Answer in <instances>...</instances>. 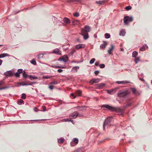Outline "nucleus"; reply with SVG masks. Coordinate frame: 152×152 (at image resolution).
Instances as JSON below:
<instances>
[{
	"label": "nucleus",
	"instance_id": "dca6fc26",
	"mask_svg": "<svg viewBox=\"0 0 152 152\" xmlns=\"http://www.w3.org/2000/svg\"><path fill=\"white\" fill-rule=\"evenodd\" d=\"M63 21L64 22L67 24H69L70 23V20L67 18H64V19Z\"/></svg>",
	"mask_w": 152,
	"mask_h": 152
},
{
	"label": "nucleus",
	"instance_id": "774afa93",
	"mask_svg": "<svg viewBox=\"0 0 152 152\" xmlns=\"http://www.w3.org/2000/svg\"><path fill=\"white\" fill-rule=\"evenodd\" d=\"M51 66L52 67H53V68H55V67L56 66H54V65H52Z\"/></svg>",
	"mask_w": 152,
	"mask_h": 152
},
{
	"label": "nucleus",
	"instance_id": "423d86ee",
	"mask_svg": "<svg viewBox=\"0 0 152 152\" xmlns=\"http://www.w3.org/2000/svg\"><path fill=\"white\" fill-rule=\"evenodd\" d=\"M68 60V58L67 56H63L60 58L58 60L60 61H62L64 62H66Z\"/></svg>",
	"mask_w": 152,
	"mask_h": 152
},
{
	"label": "nucleus",
	"instance_id": "4c0bfd02",
	"mask_svg": "<svg viewBox=\"0 0 152 152\" xmlns=\"http://www.w3.org/2000/svg\"><path fill=\"white\" fill-rule=\"evenodd\" d=\"M95 60V59L94 58H93L91 59L90 61V63L91 64H92L94 62Z\"/></svg>",
	"mask_w": 152,
	"mask_h": 152
},
{
	"label": "nucleus",
	"instance_id": "aec40b11",
	"mask_svg": "<svg viewBox=\"0 0 152 152\" xmlns=\"http://www.w3.org/2000/svg\"><path fill=\"white\" fill-rule=\"evenodd\" d=\"M34 84L33 82H31L29 81H26L25 82V84H23V85L25 86H28V85H31Z\"/></svg>",
	"mask_w": 152,
	"mask_h": 152
},
{
	"label": "nucleus",
	"instance_id": "ea45409f",
	"mask_svg": "<svg viewBox=\"0 0 152 152\" xmlns=\"http://www.w3.org/2000/svg\"><path fill=\"white\" fill-rule=\"evenodd\" d=\"M24 102L23 101L22 99H20L19 101L18 102V104L20 105L22 103Z\"/></svg>",
	"mask_w": 152,
	"mask_h": 152
},
{
	"label": "nucleus",
	"instance_id": "e2e57ef3",
	"mask_svg": "<svg viewBox=\"0 0 152 152\" xmlns=\"http://www.w3.org/2000/svg\"><path fill=\"white\" fill-rule=\"evenodd\" d=\"M55 68H60V66H56Z\"/></svg>",
	"mask_w": 152,
	"mask_h": 152
},
{
	"label": "nucleus",
	"instance_id": "09e8293b",
	"mask_svg": "<svg viewBox=\"0 0 152 152\" xmlns=\"http://www.w3.org/2000/svg\"><path fill=\"white\" fill-rule=\"evenodd\" d=\"M15 76L17 77H19L20 75L19 74L18 72H16L15 73Z\"/></svg>",
	"mask_w": 152,
	"mask_h": 152
},
{
	"label": "nucleus",
	"instance_id": "f8f14e48",
	"mask_svg": "<svg viewBox=\"0 0 152 152\" xmlns=\"http://www.w3.org/2000/svg\"><path fill=\"white\" fill-rule=\"evenodd\" d=\"M79 68V67L78 66H74L72 68V71L74 73L76 72Z\"/></svg>",
	"mask_w": 152,
	"mask_h": 152
},
{
	"label": "nucleus",
	"instance_id": "6ab92c4d",
	"mask_svg": "<svg viewBox=\"0 0 152 152\" xmlns=\"http://www.w3.org/2000/svg\"><path fill=\"white\" fill-rule=\"evenodd\" d=\"M85 47L84 45L79 44L77 45L76 46V48L77 49H79L80 48H83Z\"/></svg>",
	"mask_w": 152,
	"mask_h": 152
},
{
	"label": "nucleus",
	"instance_id": "49530a36",
	"mask_svg": "<svg viewBox=\"0 0 152 152\" xmlns=\"http://www.w3.org/2000/svg\"><path fill=\"white\" fill-rule=\"evenodd\" d=\"M22 71L23 70L22 69H19L18 70V72L19 74L22 73Z\"/></svg>",
	"mask_w": 152,
	"mask_h": 152
},
{
	"label": "nucleus",
	"instance_id": "338daca9",
	"mask_svg": "<svg viewBox=\"0 0 152 152\" xmlns=\"http://www.w3.org/2000/svg\"><path fill=\"white\" fill-rule=\"evenodd\" d=\"M131 103H129V104H128L126 106H130V105H131Z\"/></svg>",
	"mask_w": 152,
	"mask_h": 152
},
{
	"label": "nucleus",
	"instance_id": "603ef678",
	"mask_svg": "<svg viewBox=\"0 0 152 152\" xmlns=\"http://www.w3.org/2000/svg\"><path fill=\"white\" fill-rule=\"evenodd\" d=\"M75 1V0H67V2H73Z\"/></svg>",
	"mask_w": 152,
	"mask_h": 152
},
{
	"label": "nucleus",
	"instance_id": "4468645a",
	"mask_svg": "<svg viewBox=\"0 0 152 152\" xmlns=\"http://www.w3.org/2000/svg\"><path fill=\"white\" fill-rule=\"evenodd\" d=\"M4 75L7 76H12L13 75V73L11 71H8L4 73Z\"/></svg>",
	"mask_w": 152,
	"mask_h": 152
},
{
	"label": "nucleus",
	"instance_id": "79ce46f5",
	"mask_svg": "<svg viewBox=\"0 0 152 152\" xmlns=\"http://www.w3.org/2000/svg\"><path fill=\"white\" fill-rule=\"evenodd\" d=\"M74 15L75 17H77L79 16V14L78 12H76L74 14Z\"/></svg>",
	"mask_w": 152,
	"mask_h": 152
},
{
	"label": "nucleus",
	"instance_id": "9d476101",
	"mask_svg": "<svg viewBox=\"0 0 152 152\" xmlns=\"http://www.w3.org/2000/svg\"><path fill=\"white\" fill-rule=\"evenodd\" d=\"M53 53L58 55H61V51H60L59 49L58 48L54 50L53 51Z\"/></svg>",
	"mask_w": 152,
	"mask_h": 152
},
{
	"label": "nucleus",
	"instance_id": "c756f323",
	"mask_svg": "<svg viewBox=\"0 0 152 152\" xmlns=\"http://www.w3.org/2000/svg\"><path fill=\"white\" fill-rule=\"evenodd\" d=\"M73 142L77 144L78 143V140L77 138H75L73 139Z\"/></svg>",
	"mask_w": 152,
	"mask_h": 152
},
{
	"label": "nucleus",
	"instance_id": "5701e85b",
	"mask_svg": "<svg viewBox=\"0 0 152 152\" xmlns=\"http://www.w3.org/2000/svg\"><path fill=\"white\" fill-rule=\"evenodd\" d=\"M81 91L80 90H77L75 92V95L78 96H80L81 95Z\"/></svg>",
	"mask_w": 152,
	"mask_h": 152
},
{
	"label": "nucleus",
	"instance_id": "864d4df0",
	"mask_svg": "<svg viewBox=\"0 0 152 152\" xmlns=\"http://www.w3.org/2000/svg\"><path fill=\"white\" fill-rule=\"evenodd\" d=\"M4 83V82L3 81H0V86L3 85Z\"/></svg>",
	"mask_w": 152,
	"mask_h": 152
},
{
	"label": "nucleus",
	"instance_id": "cd10ccee",
	"mask_svg": "<svg viewBox=\"0 0 152 152\" xmlns=\"http://www.w3.org/2000/svg\"><path fill=\"white\" fill-rule=\"evenodd\" d=\"M125 31H124L123 29H122L120 33V35L124 36L125 35Z\"/></svg>",
	"mask_w": 152,
	"mask_h": 152
},
{
	"label": "nucleus",
	"instance_id": "a211bd4d",
	"mask_svg": "<svg viewBox=\"0 0 152 152\" xmlns=\"http://www.w3.org/2000/svg\"><path fill=\"white\" fill-rule=\"evenodd\" d=\"M107 45L106 42H104L100 46V48L102 49H104Z\"/></svg>",
	"mask_w": 152,
	"mask_h": 152
},
{
	"label": "nucleus",
	"instance_id": "8fccbe9b",
	"mask_svg": "<svg viewBox=\"0 0 152 152\" xmlns=\"http://www.w3.org/2000/svg\"><path fill=\"white\" fill-rule=\"evenodd\" d=\"M73 152H82L81 150L80 149H77Z\"/></svg>",
	"mask_w": 152,
	"mask_h": 152
},
{
	"label": "nucleus",
	"instance_id": "1a4fd4ad",
	"mask_svg": "<svg viewBox=\"0 0 152 152\" xmlns=\"http://www.w3.org/2000/svg\"><path fill=\"white\" fill-rule=\"evenodd\" d=\"M8 56V54L7 53H3L0 55V58L2 57H4L6 56ZM2 61L1 60H0V65H1L2 63Z\"/></svg>",
	"mask_w": 152,
	"mask_h": 152
},
{
	"label": "nucleus",
	"instance_id": "a19ab883",
	"mask_svg": "<svg viewBox=\"0 0 152 152\" xmlns=\"http://www.w3.org/2000/svg\"><path fill=\"white\" fill-rule=\"evenodd\" d=\"M132 92L134 93V94H136V89L134 88H132Z\"/></svg>",
	"mask_w": 152,
	"mask_h": 152
},
{
	"label": "nucleus",
	"instance_id": "0eeeda50",
	"mask_svg": "<svg viewBox=\"0 0 152 152\" xmlns=\"http://www.w3.org/2000/svg\"><path fill=\"white\" fill-rule=\"evenodd\" d=\"M118 89V88H116L114 89H113L111 90H107V93L110 94H113L115 93L116 91Z\"/></svg>",
	"mask_w": 152,
	"mask_h": 152
},
{
	"label": "nucleus",
	"instance_id": "13d9d810",
	"mask_svg": "<svg viewBox=\"0 0 152 152\" xmlns=\"http://www.w3.org/2000/svg\"><path fill=\"white\" fill-rule=\"evenodd\" d=\"M42 107L43 109L44 110V111H45L46 109V107L45 106H42Z\"/></svg>",
	"mask_w": 152,
	"mask_h": 152
},
{
	"label": "nucleus",
	"instance_id": "de8ad7c7",
	"mask_svg": "<svg viewBox=\"0 0 152 152\" xmlns=\"http://www.w3.org/2000/svg\"><path fill=\"white\" fill-rule=\"evenodd\" d=\"M48 87L51 90H52L53 89V86L52 85L49 86Z\"/></svg>",
	"mask_w": 152,
	"mask_h": 152
},
{
	"label": "nucleus",
	"instance_id": "a878e982",
	"mask_svg": "<svg viewBox=\"0 0 152 152\" xmlns=\"http://www.w3.org/2000/svg\"><path fill=\"white\" fill-rule=\"evenodd\" d=\"M58 83V81L57 80H54L53 81H52L51 82H50V84L52 85H56Z\"/></svg>",
	"mask_w": 152,
	"mask_h": 152
},
{
	"label": "nucleus",
	"instance_id": "c85d7f7f",
	"mask_svg": "<svg viewBox=\"0 0 152 152\" xmlns=\"http://www.w3.org/2000/svg\"><path fill=\"white\" fill-rule=\"evenodd\" d=\"M138 54L137 52L134 51L132 53V56L133 57H135Z\"/></svg>",
	"mask_w": 152,
	"mask_h": 152
},
{
	"label": "nucleus",
	"instance_id": "6e6552de",
	"mask_svg": "<svg viewBox=\"0 0 152 152\" xmlns=\"http://www.w3.org/2000/svg\"><path fill=\"white\" fill-rule=\"evenodd\" d=\"M99 79L98 78L97 79H93L90 81V84L91 85H92L94 83H97L99 81Z\"/></svg>",
	"mask_w": 152,
	"mask_h": 152
},
{
	"label": "nucleus",
	"instance_id": "4d7b16f0",
	"mask_svg": "<svg viewBox=\"0 0 152 152\" xmlns=\"http://www.w3.org/2000/svg\"><path fill=\"white\" fill-rule=\"evenodd\" d=\"M63 71V70L61 69H58L57 70V72L59 73H61Z\"/></svg>",
	"mask_w": 152,
	"mask_h": 152
},
{
	"label": "nucleus",
	"instance_id": "f03ea898",
	"mask_svg": "<svg viewBox=\"0 0 152 152\" xmlns=\"http://www.w3.org/2000/svg\"><path fill=\"white\" fill-rule=\"evenodd\" d=\"M102 107H105L108 109L112 112H118L120 110V109L116 107L110 106L108 104H104L102 105Z\"/></svg>",
	"mask_w": 152,
	"mask_h": 152
},
{
	"label": "nucleus",
	"instance_id": "37998d69",
	"mask_svg": "<svg viewBox=\"0 0 152 152\" xmlns=\"http://www.w3.org/2000/svg\"><path fill=\"white\" fill-rule=\"evenodd\" d=\"M100 67L101 68H103L105 67V65L103 64H101L99 65Z\"/></svg>",
	"mask_w": 152,
	"mask_h": 152
},
{
	"label": "nucleus",
	"instance_id": "f3484780",
	"mask_svg": "<svg viewBox=\"0 0 152 152\" xmlns=\"http://www.w3.org/2000/svg\"><path fill=\"white\" fill-rule=\"evenodd\" d=\"M148 47L146 45H144L142 46L140 48V50L141 51H143L145 50L146 48H148Z\"/></svg>",
	"mask_w": 152,
	"mask_h": 152
},
{
	"label": "nucleus",
	"instance_id": "69168bd1",
	"mask_svg": "<svg viewBox=\"0 0 152 152\" xmlns=\"http://www.w3.org/2000/svg\"><path fill=\"white\" fill-rule=\"evenodd\" d=\"M77 116H83V115L81 114H78V115H77Z\"/></svg>",
	"mask_w": 152,
	"mask_h": 152
},
{
	"label": "nucleus",
	"instance_id": "bb28decb",
	"mask_svg": "<svg viewBox=\"0 0 152 152\" xmlns=\"http://www.w3.org/2000/svg\"><path fill=\"white\" fill-rule=\"evenodd\" d=\"M44 54H40L37 55V58L38 59H40L43 58Z\"/></svg>",
	"mask_w": 152,
	"mask_h": 152
},
{
	"label": "nucleus",
	"instance_id": "c03bdc74",
	"mask_svg": "<svg viewBox=\"0 0 152 152\" xmlns=\"http://www.w3.org/2000/svg\"><path fill=\"white\" fill-rule=\"evenodd\" d=\"M24 84H25V82H22L19 83H18V85L19 86H24V85H23Z\"/></svg>",
	"mask_w": 152,
	"mask_h": 152
},
{
	"label": "nucleus",
	"instance_id": "2f4dec72",
	"mask_svg": "<svg viewBox=\"0 0 152 152\" xmlns=\"http://www.w3.org/2000/svg\"><path fill=\"white\" fill-rule=\"evenodd\" d=\"M21 98L24 99H26V95L25 94H22V96L21 97Z\"/></svg>",
	"mask_w": 152,
	"mask_h": 152
},
{
	"label": "nucleus",
	"instance_id": "5fc2aeb1",
	"mask_svg": "<svg viewBox=\"0 0 152 152\" xmlns=\"http://www.w3.org/2000/svg\"><path fill=\"white\" fill-rule=\"evenodd\" d=\"M71 95L73 97V98H75L76 97V95H75L74 94L72 93L71 94Z\"/></svg>",
	"mask_w": 152,
	"mask_h": 152
},
{
	"label": "nucleus",
	"instance_id": "ddd939ff",
	"mask_svg": "<svg viewBox=\"0 0 152 152\" xmlns=\"http://www.w3.org/2000/svg\"><path fill=\"white\" fill-rule=\"evenodd\" d=\"M77 115H78V112H76L70 114V117H72L74 118H75L77 116Z\"/></svg>",
	"mask_w": 152,
	"mask_h": 152
},
{
	"label": "nucleus",
	"instance_id": "f704fd0d",
	"mask_svg": "<svg viewBox=\"0 0 152 152\" xmlns=\"http://www.w3.org/2000/svg\"><path fill=\"white\" fill-rule=\"evenodd\" d=\"M105 37L106 38L108 39L110 37V35L109 34L106 33L105 34Z\"/></svg>",
	"mask_w": 152,
	"mask_h": 152
},
{
	"label": "nucleus",
	"instance_id": "393cba45",
	"mask_svg": "<svg viewBox=\"0 0 152 152\" xmlns=\"http://www.w3.org/2000/svg\"><path fill=\"white\" fill-rule=\"evenodd\" d=\"M72 23L74 25L77 24L79 23V21L77 20H73L72 21Z\"/></svg>",
	"mask_w": 152,
	"mask_h": 152
},
{
	"label": "nucleus",
	"instance_id": "c9c22d12",
	"mask_svg": "<svg viewBox=\"0 0 152 152\" xmlns=\"http://www.w3.org/2000/svg\"><path fill=\"white\" fill-rule=\"evenodd\" d=\"M28 77H29L30 79L31 80V78L33 79H37V77H35L34 76H32V75H29L28 76Z\"/></svg>",
	"mask_w": 152,
	"mask_h": 152
},
{
	"label": "nucleus",
	"instance_id": "052dcab7",
	"mask_svg": "<svg viewBox=\"0 0 152 152\" xmlns=\"http://www.w3.org/2000/svg\"><path fill=\"white\" fill-rule=\"evenodd\" d=\"M70 145L72 146H74V143L72 142L71 143Z\"/></svg>",
	"mask_w": 152,
	"mask_h": 152
},
{
	"label": "nucleus",
	"instance_id": "a18cd8bd",
	"mask_svg": "<svg viewBox=\"0 0 152 152\" xmlns=\"http://www.w3.org/2000/svg\"><path fill=\"white\" fill-rule=\"evenodd\" d=\"M23 76L24 77L26 78L27 77V75L25 73V72L23 73Z\"/></svg>",
	"mask_w": 152,
	"mask_h": 152
},
{
	"label": "nucleus",
	"instance_id": "7c9ffc66",
	"mask_svg": "<svg viewBox=\"0 0 152 152\" xmlns=\"http://www.w3.org/2000/svg\"><path fill=\"white\" fill-rule=\"evenodd\" d=\"M64 141V139H62L61 138L59 139L58 140V142L59 143H63Z\"/></svg>",
	"mask_w": 152,
	"mask_h": 152
},
{
	"label": "nucleus",
	"instance_id": "bf43d9fd",
	"mask_svg": "<svg viewBox=\"0 0 152 152\" xmlns=\"http://www.w3.org/2000/svg\"><path fill=\"white\" fill-rule=\"evenodd\" d=\"M66 68V67L65 66H60V68Z\"/></svg>",
	"mask_w": 152,
	"mask_h": 152
},
{
	"label": "nucleus",
	"instance_id": "9b49d317",
	"mask_svg": "<svg viewBox=\"0 0 152 152\" xmlns=\"http://www.w3.org/2000/svg\"><path fill=\"white\" fill-rule=\"evenodd\" d=\"M116 83L118 84H124L126 83H129L130 82L129 81H117L116 82Z\"/></svg>",
	"mask_w": 152,
	"mask_h": 152
},
{
	"label": "nucleus",
	"instance_id": "72a5a7b5",
	"mask_svg": "<svg viewBox=\"0 0 152 152\" xmlns=\"http://www.w3.org/2000/svg\"><path fill=\"white\" fill-rule=\"evenodd\" d=\"M52 77L51 76L47 75V76H45L43 77V78L44 79H49L50 78Z\"/></svg>",
	"mask_w": 152,
	"mask_h": 152
},
{
	"label": "nucleus",
	"instance_id": "0e129e2a",
	"mask_svg": "<svg viewBox=\"0 0 152 152\" xmlns=\"http://www.w3.org/2000/svg\"><path fill=\"white\" fill-rule=\"evenodd\" d=\"M5 88V87H2V88H0V90H2V89H4Z\"/></svg>",
	"mask_w": 152,
	"mask_h": 152
},
{
	"label": "nucleus",
	"instance_id": "2eb2a0df",
	"mask_svg": "<svg viewBox=\"0 0 152 152\" xmlns=\"http://www.w3.org/2000/svg\"><path fill=\"white\" fill-rule=\"evenodd\" d=\"M114 48V46L113 45H111V48L108 50V52L109 54H112V52L113 51Z\"/></svg>",
	"mask_w": 152,
	"mask_h": 152
},
{
	"label": "nucleus",
	"instance_id": "e433bc0d",
	"mask_svg": "<svg viewBox=\"0 0 152 152\" xmlns=\"http://www.w3.org/2000/svg\"><path fill=\"white\" fill-rule=\"evenodd\" d=\"M140 61V57L136 58L135 60L136 64H137Z\"/></svg>",
	"mask_w": 152,
	"mask_h": 152
},
{
	"label": "nucleus",
	"instance_id": "f257e3e1",
	"mask_svg": "<svg viewBox=\"0 0 152 152\" xmlns=\"http://www.w3.org/2000/svg\"><path fill=\"white\" fill-rule=\"evenodd\" d=\"M130 92L128 90H121L118 92V96L120 97H124L126 96Z\"/></svg>",
	"mask_w": 152,
	"mask_h": 152
},
{
	"label": "nucleus",
	"instance_id": "20e7f679",
	"mask_svg": "<svg viewBox=\"0 0 152 152\" xmlns=\"http://www.w3.org/2000/svg\"><path fill=\"white\" fill-rule=\"evenodd\" d=\"M112 119L110 117L107 118L104 121L103 125V129H104L105 127L107 125L109 124L112 121Z\"/></svg>",
	"mask_w": 152,
	"mask_h": 152
},
{
	"label": "nucleus",
	"instance_id": "473e14b6",
	"mask_svg": "<svg viewBox=\"0 0 152 152\" xmlns=\"http://www.w3.org/2000/svg\"><path fill=\"white\" fill-rule=\"evenodd\" d=\"M31 63L33 64L34 65H36V62L35 60L34 59H32L31 61Z\"/></svg>",
	"mask_w": 152,
	"mask_h": 152
},
{
	"label": "nucleus",
	"instance_id": "680f3d73",
	"mask_svg": "<svg viewBox=\"0 0 152 152\" xmlns=\"http://www.w3.org/2000/svg\"><path fill=\"white\" fill-rule=\"evenodd\" d=\"M140 79L142 81H145L142 78H140Z\"/></svg>",
	"mask_w": 152,
	"mask_h": 152
},
{
	"label": "nucleus",
	"instance_id": "3c124183",
	"mask_svg": "<svg viewBox=\"0 0 152 152\" xmlns=\"http://www.w3.org/2000/svg\"><path fill=\"white\" fill-rule=\"evenodd\" d=\"M99 73V72L98 71H96L94 72V74L96 75H97Z\"/></svg>",
	"mask_w": 152,
	"mask_h": 152
},
{
	"label": "nucleus",
	"instance_id": "6e6d98bb",
	"mask_svg": "<svg viewBox=\"0 0 152 152\" xmlns=\"http://www.w3.org/2000/svg\"><path fill=\"white\" fill-rule=\"evenodd\" d=\"M99 62L97 61L96 62V63H95V65L96 66H99Z\"/></svg>",
	"mask_w": 152,
	"mask_h": 152
},
{
	"label": "nucleus",
	"instance_id": "4be33fe9",
	"mask_svg": "<svg viewBox=\"0 0 152 152\" xmlns=\"http://www.w3.org/2000/svg\"><path fill=\"white\" fill-rule=\"evenodd\" d=\"M105 84L104 83H100L98 84V86L99 88H102L105 86Z\"/></svg>",
	"mask_w": 152,
	"mask_h": 152
},
{
	"label": "nucleus",
	"instance_id": "39448f33",
	"mask_svg": "<svg viewBox=\"0 0 152 152\" xmlns=\"http://www.w3.org/2000/svg\"><path fill=\"white\" fill-rule=\"evenodd\" d=\"M90 29L91 28L89 26H85V29H82L81 31L83 34H87L88 32L90 31Z\"/></svg>",
	"mask_w": 152,
	"mask_h": 152
},
{
	"label": "nucleus",
	"instance_id": "7ed1b4c3",
	"mask_svg": "<svg viewBox=\"0 0 152 152\" xmlns=\"http://www.w3.org/2000/svg\"><path fill=\"white\" fill-rule=\"evenodd\" d=\"M133 20V18L132 17H129L128 16H126L124 18V22L125 24L127 25L129 22L132 21Z\"/></svg>",
	"mask_w": 152,
	"mask_h": 152
},
{
	"label": "nucleus",
	"instance_id": "58836bf2",
	"mask_svg": "<svg viewBox=\"0 0 152 152\" xmlns=\"http://www.w3.org/2000/svg\"><path fill=\"white\" fill-rule=\"evenodd\" d=\"M132 7L130 6H127L125 7V9L127 10H131L132 9Z\"/></svg>",
	"mask_w": 152,
	"mask_h": 152
},
{
	"label": "nucleus",
	"instance_id": "412c9836",
	"mask_svg": "<svg viewBox=\"0 0 152 152\" xmlns=\"http://www.w3.org/2000/svg\"><path fill=\"white\" fill-rule=\"evenodd\" d=\"M81 34L83 36V38L85 39H86L88 38V33L87 34H83V33L81 32Z\"/></svg>",
	"mask_w": 152,
	"mask_h": 152
},
{
	"label": "nucleus",
	"instance_id": "b1692460",
	"mask_svg": "<svg viewBox=\"0 0 152 152\" xmlns=\"http://www.w3.org/2000/svg\"><path fill=\"white\" fill-rule=\"evenodd\" d=\"M95 2L98 4H104V1H96Z\"/></svg>",
	"mask_w": 152,
	"mask_h": 152
}]
</instances>
